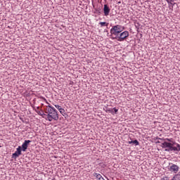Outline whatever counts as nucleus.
I'll return each mask as SVG.
<instances>
[{
  "mask_svg": "<svg viewBox=\"0 0 180 180\" xmlns=\"http://www.w3.org/2000/svg\"><path fill=\"white\" fill-rule=\"evenodd\" d=\"M161 147L165 148V151H167L168 153H171L172 151L179 153L180 151V145L176 143L172 138L171 139H165V141L162 143Z\"/></svg>",
  "mask_w": 180,
  "mask_h": 180,
  "instance_id": "f257e3e1",
  "label": "nucleus"
},
{
  "mask_svg": "<svg viewBox=\"0 0 180 180\" xmlns=\"http://www.w3.org/2000/svg\"><path fill=\"white\" fill-rule=\"evenodd\" d=\"M46 113V114H45ZM45 113L42 114V117L48 120L49 122H53V120H58V113L56 108L49 105L46 110Z\"/></svg>",
  "mask_w": 180,
  "mask_h": 180,
  "instance_id": "f03ea898",
  "label": "nucleus"
},
{
  "mask_svg": "<svg viewBox=\"0 0 180 180\" xmlns=\"http://www.w3.org/2000/svg\"><path fill=\"white\" fill-rule=\"evenodd\" d=\"M123 30H124V27H123V25H116L112 27L110 29V33L117 37L119 34L123 32Z\"/></svg>",
  "mask_w": 180,
  "mask_h": 180,
  "instance_id": "7ed1b4c3",
  "label": "nucleus"
},
{
  "mask_svg": "<svg viewBox=\"0 0 180 180\" xmlns=\"http://www.w3.org/2000/svg\"><path fill=\"white\" fill-rule=\"evenodd\" d=\"M129 37V31H124L120 33L115 39L117 41H124Z\"/></svg>",
  "mask_w": 180,
  "mask_h": 180,
  "instance_id": "20e7f679",
  "label": "nucleus"
},
{
  "mask_svg": "<svg viewBox=\"0 0 180 180\" xmlns=\"http://www.w3.org/2000/svg\"><path fill=\"white\" fill-rule=\"evenodd\" d=\"M168 169L171 172H174V174H176L178 172V171H179V166H178L175 164H173V163H169Z\"/></svg>",
  "mask_w": 180,
  "mask_h": 180,
  "instance_id": "39448f33",
  "label": "nucleus"
},
{
  "mask_svg": "<svg viewBox=\"0 0 180 180\" xmlns=\"http://www.w3.org/2000/svg\"><path fill=\"white\" fill-rule=\"evenodd\" d=\"M20 155H22V146H18L17 148L16 151L12 154V158L16 160Z\"/></svg>",
  "mask_w": 180,
  "mask_h": 180,
  "instance_id": "423d86ee",
  "label": "nucleus"
},
{
  "mask_svg": "<svg viewBox=\"0 0 180 180\" xmlns=\"http://www.w3.org/2000/svg\"><path fill=\"white\" fill-rule=\"evenodd\" d=\"M105 112L106 113H111V115H116L117 112H119V110L116 108H106Z\"/></svg>",
  "mask_w": 180,
  "mask_h": 180,
  "instance_id": "0eeeda50",
  "label": "nucleus"
},
{
  "mask_svg": "<svg viewBox=\"0 0 180 180\" xmlns=\"http://www.w3.org/2000/svg\"><path fill=\"white\" fill-rule=\"evenodd\" d=\"M32 143L30 140H25L24 143L22 144L21 149L22 151H26L27 150V147L29 146V143Z\"/></svg>",
  "mask_w": 180,
  "mask_h": 180,
  "instance_id": "6e6552de",
  "label": "nucleus"
},
{
  "mask_svg": "<svg viewBox=\"0 0 180 180\" xmlns=\"http://www.w3.org/2000/svg\"><path fill=\"white\" fill-rule=\"evenodd\" d=\"M103 13L105 16H109V13H110V8L108 6V4L104 5Z\"/></svg>",
  "mask_w": 180,
  "mask_h": 180,
  "instance_id": "1a4fd4ad",
  "label": "nucleus"
},
{
  "mask_svg": "<svg viewBox=\"0 0 180 180\" xmlns=\"http://www.w3.org/2000/svg\"><path fill=\"white\" fill-rule=\"evenodd\" d=\"M128 143L134 144L135 146H139L140 144V143L139 142V141H137V139H136L134 141H128Z\"/></svg>",
  "mask_w": 180,
  "mask_h": 180,
  "instance_id": "9d476101",
  "label": "nucleus"
},
{
  "mask_svg": "<svg viewBox=\"0 0 180 180\" xmlns=\"http://www.w3.org/2000/svg\"><path fill=\"white\" fill-rule=\"evenodd\" d=\"M172 180H180V172L177 174L174 175Z\"/></svg>",
  "mask_w": 180,
  "mask_h": 180,
  "instance_id": "9b49d317",
  "label": "nucleus"
},
{
  "mask_svg": "<svg viewBox=\"0 0 180 180\" xmlns=\"http://www.w3.org/2000/svg\"><path fill=\"white\" fill-rule=\"evenodd\" d=\"M94 176H96L97 179L100 180L102 177V175L101 174L94 173Z\"/></svg>",
  "mask_w": 180,
  "mask_h": 180,
  "instance_id": "f8f14e48",
  "label": "nucleus"
},
{
  "mask_svg": "<svg viewBox=\"0 0 180 180\" xmlns=\"http://www.w3.org/2000/svg\"><path fill=\"white\" fill-rule=\"evenodd\" d=\"M99 25H101V27H103V26H108V25H109V23L106 22H100Z\"/></svg>",
  "mask_w": 180,
  "mask_h": 180,
  "instance_id": "ddd939ff",
  "label": "nucleus"
},
{
  "mask_svg": "<svg viewBox=\"0 0 180 180\" xmlns=\"http://www.w3.org/2000/svg\"><path fill=\"white\" fill-rule=\"evenodd\" d=\"M58 110L61 115H64V113H65V110H64V108H60Z\"/></svg>",
  "mask_w": 180,
  "mask_h": 180,
  "instance_id": "4468645a",
  "label": "nucleus"
},
{
  "mask_svg": "<svg viewBox=\"0 0 180 180\" xmlns=\"http://www.w3.org/2000/svg\"><path fill=\"white\" fill-rule=\"evenodd\" d=\"M167 2L170 4V5H174V0H167Z\"/></svg>",
  "mask_w": 180,
  "mask_h": 180,
  "instance_id": "2eb2a0df",
  "label": "nucleus"
},
{
  "mask_svg": "<svg viewBox=\"0 0 180 180\" xmlns=\"http://www.w3.org/2000/svg\"><path fill=\"white\" fill-rule=\"evenodd\" d=\"M55 108H56V109H58L59 110L60 108H61V106L58 105H55Z\"/></svg>",
  "mask_w": 180,
  "mask_h": 180,
  "instance_id": "dca6fc26",
  "label": "nucleus"
},
{
  "mask_svg": "<svg viewBox=\"0 0 180 180\" xmlns=\"http://www.w3.org/2000/svg\"><path fill=\"white\" fill-rule=\"evenodd\" d=\"M43 113H44V112H42V113H41L40 112H38V115H39V116H41V117H43Z\"/></svg>",
  "mask_w": 180,
  "mask_h": 180,
  "instance_id": "f3484780",
  "label": "nucleus"
},
{
  "mask_svg": "<svg viewBox=\"0 0 180 180\" xmlns=\"http://www.w3.org/2000/svg\"><path fill=\"white\" fill-rule=\"evenodd\" d=\"M158 139H159V140H161V139H160V138H158Z\"/></svg>",
  "mask_w": 180,
  "mask_h": 180,
  "instance_id": "a211bd4d",
  "label": "nucleus"
},
{
  "mask_svg": "<svg viewBox=\"0 0 180 180\" xmlns=\"http://www.w3.org/2000/svg\"><path fill=\"white\" fill-rule=\"evenodd\" d=\"M0 148H1V146H0Z\"/></svg>",
  "mask_w": 180,
  "mask_h": 180,
  "instance_id": "6ab92c4d",
  "label": "nucleus"
}]
</instances>
